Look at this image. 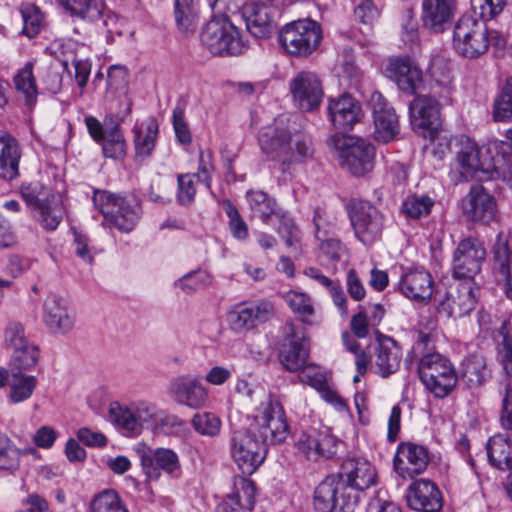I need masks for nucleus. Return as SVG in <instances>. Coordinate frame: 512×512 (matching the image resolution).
I'll use <instances>...</instances> for the list:
<instances>
[{
	"instance_id": "nucleus-38",
	"label": "nucleus",
	"mask_w": 512,
	"mask_h": 512,
	"mask_svg": "<svg viewBox=\"0 0 512 512\" xmlns=\"http://www.w3.org/2000/svg\"><path fill=\"white\" fill-rule=\"evenodd\" d=\"M274 307L271 302H241L228 311L230 320H266L273 316Z\"/></svg>"
},
{
	"instance_id": "nucleus-51",
	"label": "nucleus",
	"mask_w": 512,
	"mask_h": 512,
	"mask_svg": "<svg viewBox=\"0 0 512 512\" xmlns=\"http://www.w3.org/2000/svg\"><path fill=\"white\" fill-rule=\"evenodd\" d=\"M434 200L427 195H410L402 202L401 211L407 217L418 219L430 214Z\"/></svg>"
},
{
	"instance_id": "nucleus-42",
	"label": "nucleus",
	"mask_w": 512,
	"mask_h": 512,
	"mask_svg": "<svg viewBox=\"0 0 512 512\" xmlns=\"http://www.w3.org/2000/svg\"><path fill=\"white\" fill-rule=\"evenodd\" d=\"M313 222L315 226V235L317 239L321 241L320 251L322 255H324L328 260L332 262L339 261L342 255L345 253V247L337 239H326L327 231L322 230L323 221L319 210L315 211Z\"/></svg>"
},
{
	"instance_id": "nucleus-32",
	"label": "nucleus",
	"mask_w": 512,
	"mask_h": 512,
	"mask_svg": "<svg viewBox=\"0 0 512 512\" xmlns=\"http://www.w3.org/2000/svg\"><path fill=\"white\" fill-rule=\"evenodd\" d=\"M64 10L72 17L79 18L86 22H96L99 19L106 17L103 20L105 26L108 25V20H113L114 15L107 12V7L104 0H57Z\"/></svg>"
},
{
	"instance_id": "nucleus-14",
	"label": "nucleus",
	"mask_w": 512,
	"mask_h": 512,
	"mask_svg": "<svg viewBox=\"0 0 512 512\" xmlns=\"http://www.w3.org/2000/svg\"><path fill=\"white\" fill-rule=\"evenodd\" d=\"M486 249L476 238L461 240L453 254V276L457 279H472L480 273L486 259Z\"/></svg>"
},
{
	"instance_id": "nucleus-58",
	"label": "nucleus",
	"mask_w": 512,
	"mask_h": 512,
	"mask_svg": "<svg viewBox=\"0 0 512 512\" xmlns=\"http://www.w3.org/2000/svg\"><path fill=\"white\" fill-rule=\"evenodd\" d=\"M172 124L177 141L182 145L190 144L192 136L188 124L185 121V112L182 107L177 106L173 109Z\"/></svg>"
},
{
	"instance_id": "nucleus-11",
	"label": "nucleus",
	"mask_w": 512,
	"mask_h": 512,
	"mask_svg": "<svg viewBox=\"0 0 512 512\" xmlns=\"http://www.w3.org/2000/svg\"><path fill=\"white\" fill-rule=\"evenodd\" d=\"M309 357V339L302 324L286 322L283 327V340L279 347L278 359L289 372L303 369Z\"/></svg>"
},
{
	"instance_id": "nucleus-57",
	"label": "nucleus",
	"mask_w": 512,
	"mask_h": 512,
	"mask_svg": "<svg viewBox=\"0 0 512 512\" xmlns=\"http://www.w3.org/2000/svg\"><path fill=\"white\" fill-rule=\"evenodd\" d=\"M225 212L229 218V229L232 236L240 241L246 240L248 237V227L237 208L228 202L225 205Z\"/></svg>"
},
{
	"instance_id": "nucleus-47",
	"label": "nucleus",
	"mask_w": 512,
	"mask_h": 512,
	"mask_svg": "<svg viewBox=\"0 0 512 512\" xmlns=\"http://www.w3.org/2000/svg\"><path fill=\"white\" fill-rule=\"evenodd\" d=\"M109 418L117 426L131 433H138L137 418L134 410V401L129 405L113 402L109 406Z\"/></svg>"
},
{
	"instance_id": "nucleus-31",
	"label": "nucleus",
	"mask_w": 512,
	"mask_h": 512,
	"mask_svg": "<svg viewBox=\"0 0 512 512\" xmlns=\"http://www.w3.org/2000/svg\"><path fill=\"white\" fill-rule=\"evenodd\" d=\"M455 7V0H423V25L434 32H442L451 21Z\"/></svg>"
},
{
	"instance_id": "nucleus-4",
	"label": "nucleus",
	"mask_w": 512,
	"mask_h": 512,
	"mask_svg": "<svg viewBox=\"0 0 512 512\" xmlns=\"http://www.w3.org/2000/svg\"><path fill=\"white\" fill-rule=\"evenodd\" d=\"M452 45L460 56L477 59L486 54L490 45L497 49L504 48L506 38L497 30H489L484 21L472 15H463L454 26Z\"/></svg>"
},
{
	"instance_id": "nucleus-10",
	"label": "nucleus",
	"mask_w": 512,
	"mask_h": 512,
	"mask_svg": "<svg viewBox=\"0 0 512 512\" xmlns=\"http://www.w3.org/2000/svg\"><path fill=\"white\" fill-rule=\"evenodd\" d=\"M93 203L104 219L121 232L132 231L140 219L139 204L110 192L96 191Z\"/></svg>"
},
{
	"instance_id": "nucleus-63",
	"label": "nucleus",
	"mask_w": 512,
	"mask_h": 512,
	"mask_svg": "<svg viewBox=\"0 0 512 512\" xmlns=\"http://www.w3.org/2000/svg\"><path fill=\"white\" fill-rule=\"evenodd\" d=\"M43 310L44 316L52 320H64L69 317L65 300L55 295L46 298Z\"/></svg>"
},
{
	"instance_id": "nucleus-21",
	"label": "nucleus",
	"mask_w": 512,
	"mask_h": 512,
	"mask_svg": "<svg viewBox=\"0 0 512 512\" xmlns=\"http://www.w3.org/2000/svg\"><path fill=\"white\" fill-rule=\"evenodd\" d=\"M277 10L270 4L251 2L242 7L246 28L256 38H268L276 29Z\"/></svg>"
},
{
	"instance_id": "nucleus-37",
	"label": "nucleus",
	"mask_w": 512,
	"mask_h": 512,
	"mask_svg": "<svg viewBox=\"0 0 512 512\" xmlns=\"http://www.w3.org/2000/svg\"><path fill=\"white\" fill-rule=\"evenodd\" d=\"M134 145L138 157H149L156 144L158 135V124L155 119L149 118L135 125L133 128Z\"/></svg>"
},
{
	"instance_id": "nucleus-22",
	"label": "nucleus",
	"mask_w": 512,
	"mask_h": 512,
	"mask_svg": "<svg viewBox=\"0 0 512 512\" xmlns=\"http://www.w3.org/2000/svg\"><path fill=\"white\" fill-rule=\"evenodd\" d=\"M327 111L333 126L340 130L352 129L363 114L360 103L347 93L329 98Z\"/></svg>"
},
{
	"instance_id": "nucleus-8",
	"label": "nucleus",
	"mask_w": 512,
	"mask_h": 512,
	"mask_svg": "<svg viewBox=\"0 0 512 512\" xmlns=\"http://www.w3.org/2000/svg\"><path fill=\"white\" fill-rule=\"evenodd\" d=\"M321 40L320 26L310 19L292 21L286 24L278 35V41L284 51L298 58H306L313 54Z\"/></svg>"
},
{
	"instance_id": "nucleus-41",
	"label": "nucleus",
	"mask_w": 512,
	"mask_h": 512,
	"mask_svg": "<svg viewBox=\"0 0 512 512\" xmlns=\"http://www.w3.org/2000/svg\"><path fill=\"white\" fill-rule=\"evenodd\" d=\"M14 85L28 108H33L38 96L37 85L33 74V63L27 62L14 76Z\"/></svg>"
},
{
	"instance_id": "nucleus-2",
	"label": "nucleus",
	"mask_w": 512,
	"mask_h": 512,
	"mask_svg": "<svg viewBox=\"0 0 512 512\" xmlns=\"http://www.w3.org/2000/svg\"><path fill=\"white\" fill-rule=\"evenodd\" d=\"M258 143L266 159L278 165L283 174H291L295 165L310 161L315 152L310 135L290 129L279 119L259 131Z\"/></svg>"
},
{
	"instance_id": "nucleus-64",
	"label": "nucleus",
	"mask_w": 512,
	"mask_h": 512,
	"mask_svg": "<svg viewBox=\"0 0 512 512\" xmlns=\"http://www.w3.org/2000/svg\"><path fill=\"white\" fill-rule=\"evenodd\" d=\"M210 283V276L205 271L188 273L177 281V285L186 293L203 288Z\"/></svg>"
},
{
	"instance_id": "nucleus-15",
	"label": "nucleus",
	"mask_w": 512,
	"mask_h": 512,
	"mask_svg": "<svg viewBox=\"0 0 512 512\" xmlns=\"http://www.w3.org/2000/svg\"><path fill=\"white\" fill-rule=\"evenodd\" d=\"M293 104L302 112H312L321 104L324 96L322 83L314 72L301 71L289 82Z\"/></svg>"
},
{
	"instance_id": "nucleus-33",
	"label": "nucleus",
	"mask_w": 512,
	"mask_h": 512,
	"mask_svg": "<svg viewBox=\"0 0 512 512\" xmlns=\"http://www.w3.org/2000/svg\"><path fill=\"white\" fill-rule=\"evenodd\" d=\"M378 347L376 348L375 366L382 377L395 373L402 358V350L396 341L389 336L376 332Z\"/></svg>"
},
{
	"instance_id": "nucleus-53",
	"label": "nucleus",
	"mask_w": 512,
	"mask_h": 512,
	"mask_svg": "<svg viewBox=\"0 0 512 512\" xmlns=\"http://www.w3.org/2000/svg\"><path fill=\"white\" fill-rule=\"evenodd\" d=\"M134 410L137 418L138 433H140L142 429H151L160 408L154 402L137 400L134 401Z\"/></svg>"
},
{
	"instance_id": "nucleus-6",
	"label": "nucleus",
	"mask_w": 512,
	"mask_h": 512,
	"mask_svg": "<svg viewBox=\"0 0 512 512\" xmlns=\"http://www.w3.org/2000/svg\"><path fill=\"white\" fill-rule=\"evenodd\" d=\"M329 145L336 151L342 168L355 176H363L374 168L375 148L364 139L341 134L333 135Z\"/></svg>"
},
{
	"instance_id": "nucleus-34",
	"label": "nucleus",
	"mask_w": 512,
	"mask_h": 512,
	"mask_svg": "<svg viewBox=\"0 0 512 512\" xmlns=\"http://www.w3.org/2000/svg\"><path fill=\"white\" fill-rule=\"evenodd\" d=\"M22 156L19 142L6 131H0V178L11 181L19 175Z\"/></svg>"
},
{
	"instance_id": "nucleus-39",
	"label": "nucleus",
	"mask_w": 512,
	"mask_h": 512,
	"mask_svg": "<svg viewBox=\"0 0 512 512\" xmlns=\"http://www.w3.org/2000/svg\"><path fill=\"white\" fill-rule=\"evenodd\" d=\"M246 200L252 214L264 223H268L272 216L279 215L275 199L262 190H248Z\"/></svg>"
},
{
	"instance_id": "nucleus-12",
	"label": "nucleus",
	"mask_w": 512,
	"mask_h": 512,
	"mask_svg": "<svg viewBox=\"0 0 512 512\" xmlns=\"http://www.w3.org/2000/svg\"><path fill=\"white\" fill-rule=\"evenodd\" d=\"M230 453L239 469L250 475L263 463L267 447L249 429L235 430L230 440Z\"/></svg>"
},
{
	"instance_id": "nucleus-9",
	"label": "nucleus",
	"mask_w": 512,
	"mask_h": 512,
	"mask_svg": "<svg viewBox=\"0 0 512 512\" xmlns=\"http://www.w3.org/2000/svg\"><path fill=\"white\" fill-rule=\"evenodd\" d=\"M248 429L266 447L284 441L288 436V423L282 405L272 400L262 402Z\"/></svg>"
},
{
	"instance_id": "nucleus-50",
	"label": "nucleus",
	"mask_w": 512,
	"mask_h": 512,
	"mask_svg": "<svg viewBox=\"0 0 512 512\" xmlns=\"http://www.w3.org/2000/svg\"><path fill=\"white\" fill-rule=\"evenodd\" d=\"M493 119L496 122L512 121V78L506 80L501 92L494 100Z\"/></svg>"
},
{
	"instance_id": "nucleus-48",
	"label": "nucleus",
	"mask_w": 512,
	"mask_h": 512,
	"mask_svg": "<svg viewBox=\"0 0 512 512\" xmlns=\"http://www.w3.org/2000/svg\"><path fill=\"white\" fill-rule=\"evenodd\" d=\"M89 512H129V510L115 490L106 489L93 497Z\"/></svg>"
},
{
	"instance_id": "nucleus-26",
	"label": "nucleus",
	"mask_w": 512,
	"mask_h": 512,
	"mask_svg": "<svg viewBox=\"0 0 512 512\" xmlns=\"http://www.w3.org/2000/svg\"><path fill=\"white\" fill-rule=\"evenodd\" d=\"M407 503L414 510L438 512L442 507V497L434 482L418 479L409 486Z\"/></svg>"
},
{
	"instance_id": "nucleus-43",
	"label": "nucleus",
	"mask_w": 512,
	"mask_h": 512,
	"mask_svg": "<svg viewBox=\"0 0 512 512\" xmlns=\"http://www.w3.org/2000/svg\"><path fill=\"white\" fill-rule=\"evenodd\" d=\"M487 368L484 357L471 355L466 357L461 363V379L470 388H475L485 381Z\"/></svg>"
},
{
	"instance_id": "nucleus-54",
	"label": "nucleus",
	"mask_w": 512,
	"mask_h": 512,
	"mask_svg": "<svg viewBox=\"0 0 512 512\" xmlns=\"http://www.w3.org/2000/svg\"><path fill=\"white\" fill-rule=\"evenodd\" d=\"M20 13L23 20V34L29 38L35 37L40 32L42 24L39 8L33 4H23Z\"/></svg>"
},
{
	"instance_id": "nucleus-29",
	"label": "nucleus",
	"mask_w": 512,
	"mask_h": 512,
	"mask_svg": "<svg viewBox=\"0 0 512 512\" xmlns=\"http://www.w3.org/2000/svg\"><path fill=\"white\" fill-rule=\"evenodd\" d=\"M466 215L476 222L487 224L494 220L497 212L496 201L482 186H473L464 206Z\"/></svg>"
},
{
	"instance_id": "nucleus-28",
	"label": "nucleus",
	"mask_w": 512,
	"mask_h": 512,
	"mask_svg": "<svg viewBox=\"0 0 512 512\" xmlns=\"http://www.w3.org/2000/svg\"><path fill=\"white\" fill-rule=\"evenodd\" d=\"M400 291L408 299L417 303H427L433 295L434 282L425 269H412L402 275Z\"/></svg>"
},
{
	"instance_id": "nucleus-30",
	"label": "nucleus",
	"mask_w": 512,
	"mask_h": 512,
	"mask_svg": "<svg viewBox=\"0 0 512 512\" xmlns=\"http://www.w3.org/2000/svg\"><path fill=\"white\" fill-rule=\"evenodd\" d=\"M492 252L497 282L507 299L512 300V251L501 235L497 236Z\"/></svg>"
},
{
	"instance_id": "nucleus-62",
	"label": "nucleus",
	"mask_w": 512,
	"mask_h": 512,
	"mask_svg": "<svg viewBox=\"0 0 512 512\" xmlns=\"http://www.w3.org/2000/svg\"><path fill=\"white\" fill-rule=\"evenodd\" d=\"M4 342L13 349L30 344L21 322H10L4 332Z\"/></svg>"
},
{
	"instance_id": "nucleus-45",
	"label": "nucleus",
	"mask_w": 512,
	"mask_h": 512,
	"mask_svg": "<svg viewBox=\"0 0 512 512\" xmlns=\"http://www.w3.org/2000/svg\"><path fill=\"white\" fill-rule=\"evenodd\" d=\"M100 144L106 158L120 160L126 156L127 143L118 122L107 130V135Z\"/></svg>"
},
{
	"instance_id": "nucleus-40",
	"label": "nucleus",
	"mask_w": 512,
	"mask_h": 512,
	"mask_svg": "<svg viewBox=\"0 0 512 512\" xmlns=\"http://www.w3.org/2000/svg\"><path fill=\"white\" fill-rule=\"evenodd\" d=\"M37 385L38 379L34 375L10 372V380L8 381L9 401L18 404L28 400L33 395Z\"/></svg>"
},
{
	"instance_id": "nucleus-5",
	"label": "nucleus",
	"mask_w": 512,
	"mask_h": 512,
	"mask_svg": "<svg viewBox=\"0 0 512 512\" xmlns=\"http://www.w3.org/2000/svg\"><path fill=\"white\" fill-rule=\"evenodd\" d=\"M201 42L216 56H238L248 49V40L226 18L209 21L201 32Z\"/></svg>"
},
{
	"instance_id": "nucleus-49",
	"label": "nucleus",
	"mask_w": 512,
	"mask_h": 512,
	"mask_svg": "<svg viewBox=\"0 0 512 512\" xmlns=\"http://www.w3.org/2000/svg\"><path fill=\"white\" fill-rule=\"evenodd\" d=\"M20 194L26 205L33 210L49 202L51 200V196H55L51 193L50 189L37 181L22 184L20 187Z\"/></svg>"
},
{
	"instance_id": "nucleus-7",
	"label": "nucleus",
	"mask_w": 512,
	"mask_h": 512,
	"mask_svg": "<svg viewBox=\"0 0 512 512\" xmlns=\"http://www.w3.org/2000/svg\"><path fill=\"white\" fill-rule=\"evenodd\" d=\"M421 382L435 397L448 396L457 384V374L449 359L439 353L424 354L418 364Z\"/></svg>"
},
{
	"instance_id": "nucleus-59",
	"label": "nucleus",
	"mask_w": 512,
	"mask_h": 512,
	"mask_svg": "<svg viewBox=\"0 0 512 512\" xmlns=\"http://www.w3.org/2000/svg\"><path fill=\"white\" fill-rule=\"evenodd\" d=\"M196 174H181L178 176L177 200L181 205H189L196 194Z\"/></svg>"
},
{
	"instance_id": "nucleus-3",
	"label": "nucleus",
	"mask_w": 512,
	"mask_h": 512,
	"mask_svg": "<svg viewBox=\"0 0 512 512\" xmlns=\"http://www.w3.org/2000/svg\"><path fill=\"white\" fill-rule=\"evenodd\" d=\"M454 153L450 164L449 177L455 183L468 182L473 179H506L510 173L498 166L494 159L484 154V148L468 136L460 135L452 142Z\"/></svg>"
},
{
	"instance_id": "nucleus-46",
	"label": "nucleus",
	"mask_w": 512,
	"mask_h": 512,
	"mask_svg": "<svg viewBox=\"0 0 512 512\" xmlns=\"http://www.w3.org/2000/svg\"><path fill=\"white\" fill-rule=\"evenodd\" d=\"M35 217L41 227L48 231L55 230L63 217V207L56 196H51V200L34 210Z\"/></svg>"
},
{
	"instance_id": "nucleus-16",
	"label": "nucleus",
	"mask_w": 512,
	"mask_h": 512,
	"mask_svg": "<svg viewBox=\"0 0 512 512\" xmlns=\"http://www.w3.org/2000/svg\"><path fill=\"white\" fill-rule=\"evenodd\" d=\"M444 105L431 96H417L409 105L412 129L424 138H432L440 126V109Z\"/></svg>"
},
{
	"instance_id": "nucleus-24",
	"label": "nucleus",
	"mask_w": 512,
	"mask_h": 512,
	"mask_svg": "<svg viewBox=\"0 0 512 512\" xmlns=\"http://www.w3.org/2000/svg\"><path fill=\"white\" fill-rule=\"evenodd\" d=\"M257 488L255 483L244 476L233 478L232 491L217 507V512H248L256 502Z\"/></svg>"
},
{
	"instance_id": "nucleus-60",
	"label": "nucleus",
	"mask_w": 512,
	"mask_h": 512,
	"mask_svg": "<svg viewBox=\"0 0 512 512\" xmlns=\"http://www.w3.org/2000/svg\"><path fill=\"white\" fill-rule=\"evenodd\" d=\"M508 0H472L474 11H479L483 20H491L498 16L507 5Z\"/></svg>"
},
{
	"instance_id": "nucleus-17",
	"label": "nucleus",
	"mask_w": 512,
	"mask_h": 512,
	"mask_svg": "<svg viewBox=\"0 0 512 512\" xmlns=\"http://www.w3.org/2000/svg\"><path fill=\"white\" fill-rule=\"evenodd\" d=\"M350 220L356 237L365 245H370L381 236L383 215L367 202L355 204L350 212Z\"/></svg>"
},
{
	"instance_id": "nucleus-19",
	"label": "nucleus",
	"mask_w": 512,
	"mask_h": 512,
	"mask_svg": "<svg viewBox=\"0 0 512 512\" xmlns=\"http://www.w3.org/2000/svg\"><path fill=\"white\" fill-rule=\"evenodd\" d=\"M368 103L374 119L375 139L383 143L393 140L399 133V121L394 108L378 91L371 94Z\"/></svg>"
},
{
	"instance_id": "nucleus-27",
	"label": "nucleus",
	"mask_w": 512,
	"mask_h": 512,
	"mask_svg": "<svg viewBox=\"0 0 512 512\" xmlns=\"http://www.w3.org/2000/svg\"><path fill=\"white\" fill-rule=\"evenodd\" d=\"M428 74L434 83V97H438L443 104L450 105L455 92L452 63L442 56H435L428 66Z\"/></svg>"
},
{
	"instance_id": "nucleus-18",
	"label": "nucleus",
	"mask_w": 512,
	"mask_h": 512,
	"mask_svg": "<svg viewBox=\"0 0 512 512\" xmlns=\"http://www.w3.org/2000/svg\"><path fill=\"white\" fill-rule=\"evenodd\" d=\"M167 395L176 404L191 409L204 407L208 399L207 389L198 378L191 375H180L171 379L167 386Z\"/></svg>"
},
{
	"instance_id": "nucleus-36",
	"label": "nucleus",
	"mask_w": 512,
	"mask_h": 512,
	"mask_svg": "<svg viewBox=\"0 0 512 512\" xmlns=\"http://www.w3.org/2000/svg\"><path fill=\"white\" fill-rule=\"evenodd\" d=\"M174 18L181 33L193 34L199 22V0H174Z\"/></svg>"
},
{
	"instance_id": "nucleus-1",
	"label": "nucleus",
	"mask_w": 512,
	"mask_h": 512,
	"mask_svg": "<svg viewBox=\"0 0 512 512\" xmlns=\"http://www.w3.org/2000/svg\"><path fill=\"white\" fill-rule=\"evenodd\" d=\"M376 468L366 459L343 460L337 474L327 476L315 488L313 505L319 512H354L361 493L376 485Z\"/></svg>"
},
{
	"instance_id": "nucleus-44",
	"label": "nucleus",
	"mask_w": 512,
	"mask_h": 512,
	"mask_svg": "<svg viewBox=\"0 0 512 512\" xmlns=\"http://www.w3.org/2000/svg\"><path fill=\"white\" fill-rule=\"evenodd\" d=\"M40 351L37 345L28 344L14 349L9 362L11 373H25L32 370L38 363Z\"/></svg>"
},
{
	"instance_id": "nucleus-55",
	"label": "nucleus",
	"mask_w": 512,
	"mask_h": 512,
	"mask_svg": "<svg viewBox=\"0 0 512 512\" xmlns=\"http://www.w3.org/2000/svg\"><path fill=\"white\" fill-rule=\"evenodd\" d=\"M192 425L201 435L214 437L219 434L222 422L215 414L202 412L194 415Z\"/></svg>"
},
{
	"instance_id": "nucleus-56",
	"label": "nucleus",
	"mask_w": 512,
	"mask_h": 512,
	"mask_svg": "<svg viewBox=\"0 0 512 512\" xmlns=\"http://www.w3.org/2000/svg\"><path fill=\"white\" fill-rule=\"evenodd\" d=\"M21 452L4 434H0V463L3 469H13L18 467V459Z\"/></svg>"
},
{
	"instance_id": "nucleus-61",
	"label": "nucleus",
	"mask_w": 512,
	"mask_h": 512,
	"mask_svg": "<svg viewBox=\"0 0 512 512\" xmlns=\"http://www.w3.org/2000/svg\"><path fill=\"white\" fill-rule=\"evenodd\" d=\"M286 300L289 307L297 314L302 316H311L314 313V308L311 298L302 292L290 291Z\"/></svg>"
},
{
	"instance_id": "nucleus-23",
	"label": "nucleus",
	"mask_w": 512,
	"mask_h": 512,
	"mask_svg": "<svg viewBox=\"0 0 512 512\" xmlns=\"http://www.w3.org/2000/svg\"><path fill=\"white\" fill-rule=\"evenodd\" d=\"M386 76L407 94H415L423 85L421 69L409 58L391 59L386 67Z\"/></svg>"
},
{
	"instance_id": "nucleus-35",
	"label": "nucleus",
	"mask_w": 512,
	"mask_h": 512,
	"mask_svg": "<svg viewBox=\"0 0 512 512\" xmlns=\"http://www.w3.org/2000/svg\"><path fill=\"white\" fill-rule=\"evenodd\" d=\"M487 457L492 466L499 470H512V444L503 434H496L488 440Z\"/></svg>"
},
{
	"instance_id": "nucleus-52",
	"label": "nucleus",
	"mask_w": 512,
	"mask_h": 512,
	"mask_svg": "<svg viewBox=\"0 0 512 512\" xmlns=\"http://www.w3.org/2000/svg\"><path fill=\"white\" fill-rule=\"evenodd\" d=\"M185 426V422L175 414L160 409L150 431L154 434L173 435Z\"/></svg>"
},
{
	"instance_id": "nucleus-25",
	"label": "nucleus",
	"mask_w": 512,
	"mask_h": 512,
	"mask_svg": "<svg viewBox=\"0 0 512 512\" xmlns=\"http://www.w3.org/2000/svg\"><path fill=\"white\" fill-rule=\"evenodd\" d=\"M297 447L308 459H329L336 453V439L328 431L310 429L302 432Z\"/></svg>"
},
{
	"instance_id": "nucleus-13",
	"label": "nucleus",
	"mask_w": 512,
	"mask_h": 512,
	"mask_svg": "<svg viewBox=\"0 0 512 512\" xmlns=\"http://www.w3.org/2000/svg\"><path fill=\"white\" fill-rule=\"evenodd\" d=\"M143 473L149 481L160 479L162 472L178 476L181 470V463L178 454L169 448H151L145 443H138L134 447Z\"/></svg>"
},
{
	"instance_id": "nucleus-20",
	"label": "nucleus",
	"mask_w": 512,
	"mask_h": 512,
	"mask_svg": "<svg viewBox=\"0 0 512 512\" xmlns=\"http://www.w3.org/2000/svg\"><path fill=\"white\" fill-rule=\"evenodd\" d=\"M428 463V450L412 442L400 443L393 459L394 470L403 479H412L422 473Z\"/></svg>"
}]
</instances>
